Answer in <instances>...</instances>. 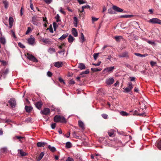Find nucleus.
<instances>
[{
    "label": "nucleus",
    "instance_id": "obj_38",
    "mask_svg": "<svg viewBox=\"0 0 161 161\" xmlns=\"http://www.w3.org/2000/svg\"><path fill=\"white\" fill-rule=\"evenodd\" d=\"M32 31V30L31 28V27H28L27 30V31H26V32L25 33V34L26 35H27L29 33H30Z\"/></svg>",
    "mask_w": 161,
    "mask_h": 161
},
{
    "label": "nucleus",
    "instance_id": "obj_36",
    "mask_svg": "<svg viewBox=\"0 0 161 161\" xmlns=\"http://www.w3.org/2000/svg\"><path fill=\"white\" fill-rule=\"evenodd\" d=\"M86 8H90V6L88 5H86L83 6L82 7V10L81 11V12H83L84 11V9Z\"/></svg>",
    "mask_w": 161,
    "mask_h": 161
},
{
    "label": "nucleus",
    "instance_id": "obj_49",
    "mask_svg": "<svg viewBox=\"0 0 161 161\" xmlns=\"http://www.w3.org/2000/svg\"><path fill=\"white\" fill-rule=\"evenodd\" d=\"M98 18H96L93 17H92V20L93 22L97 21L98 20Z\"/></svg>",
    "mask_w": 161,
    "mask_h": 161
},
{
    "label": "nucleus",
    "instance_id": "obj_62",
    "mask_svg": "<svg viewBox=\"0 0 161 161\" xmlns=\"http://www.w3.org/2000/svg\"><path fill=\"white\" fill-rule=\"evenodd\" d=\"M43 20L44 22L45 23H47V18L46 17H43Z\"/></svg>",
    "mask_w": 161,
    "mask_h": 161
},
{
    "label": "nucleus",
    "instance_id": "obj_7",
    "mask_svg": "<svg viewBox=\"0 0 161 161\" xmlns=\"http://www.w3.org/2000/svg\"><path fill=\"white\" fill-rule=\"evenodd\" d=\"M8 102L12 108L14 107L16 105V102L14 99H11Z\"/></svg>",
    "mask_w": 161,
    "mask_h": 161
},
{
    "label": "nucleus",
    "instance_id": "obj_39",
    "mask_svg": "<svg viewBox=\"0 0 161 161\" xmlns=\"http://www.w3.org/2000/svg\"><path fill=\"white\" fill-rule=\"evenodd\" d=\"M120 114L122 116H127L129 114L125 111H121L120 112Z\"/></svg>",
    "mask_w": 161,
    "mask_h": 161
},
{
    "label": "nucleus",
    "instance_id": "obj_33",
    "mask_svg": "<svg viewBox=\"0 0 161 161\" xmlns=\"http://www.w3.org/2000/svg\"><path fill=\"white\" fill-rule=\"evenodd\" d=\"M66 147L67 148H69L71 147V144L70 142H67L66 144Z\"/></svg>",
    "mask_w": 161,
    "mask_h": 161
},
{
    "label": "nucleus",
    "instance_id": "obj_32",
    "mask_svg": "<svg viewBox=\"0 0 161 161\" xmlns=\"http://www.w3.org/2000/svg\"><path fill=\"white\" fill-rule=\"evenodd\" d=\"M68 34H64L59 39L61 40H63L68 36Z\"/></svg>",
    "mask_w": 161,
    "mask_h": 161
},
{
    "label": "nucleus",
    "instance_id": "obj_17",
    "mask_svg": "<svg viewBox=\"0 0 161 161\" xmlns=\"http://www.w3.org/2000/svg\"><path fill=\"white\" fill-rule=\"evenodd\" d=\"M68 42L69 43H71L73 42L74 38L72 35H70L68 36Z\"/></svg>",
    "mask_w": 161,
    "mask_h": 161
},
{
    "label": "nucleus",
    "instance_id": "obj_3",
    "mask_svg": "<svg viewBox=\"0 0 161 161\" xmlns=\"http://www.w3.org/2000/svg\"><path fill=\"white\" fill-rule=\"evenodd\" d=\"M132 85V83L131 82H129L128 84V87L124 89V92H128L130 91L133 88Z\"/></svg>",
    "mask_w": 161,
    "mask_h": 161
},
{
    "label": "nucleus",
    "instance_id": "obj_56",
    "mask_svg": "<svg viewBox=\"0 0 161 161\" xmlns=\"http://www.w3.org/2000/svg\"><path fill=\"white\" fill-rule=\"evenodd\" d=\"M44 1L45 3L47 4L50 3L52 1V0H44Z\"/></svg>",
    "mask_w": 161,
    "mask_h": 161
},
{
    "label": "nucleus",
    "instance_id": "obj_35",
    "mask_svg": "<svg viewBox=\"0 0 161 161\" xmlns=\"http://www.w3.org/2000/svg\"><path fill=\"white\" fill-rule=\"evenodd\" d=\"M3 3L4 5L5 8H7L8 7V2L6 1H3Z\"/></svg>",
    "mask_w": 161,
    "mask_h": 161
},
{
    "label": "nucleus",
    "instance_id": "obj_29",
    "mask_svg": "<svg viewBox=\"0 0 161 161\" xmlns=\"http://www.w3.org/2000/svg\"><path fill=\"white\" fill-rule=\"evenodd\" d=\"M125 65L128 68H129L132 71H136V70L134 69L133 68V67L132 66L127 64H125Z\"/></svg>",
    "mask_w": 161,
    "mask_h": 161
},
{
    "label": "nucleus",
    "instance_id": "obj_54",
    "mask_svg": "<svg viewBox=\"0 0 161 161\" xmlns=\"http://www.w3.org/2000/svg\"><path fill=\"white\" fill-rule=\"evenodd\" d=\"M47 75L49 77H51L52 75V73L50 71H48L47 72Z\"/></svg>",
    "mask_w": 161,
    "mask_h": 161
},
{
    "label": "nucleus",
    "instance_id": "obj_27",
    "mask_svg": "<svg viewBox=\"0 0 161 161\" xmlns=\"http://www.w3.org/2000/svg\"><path fill=\"white\" fill-rule=\"evenodd\" d=\"M102 70V69L101 68H91V70L93 72H97L99 71Z\"/></svg>",
    "mask_w": 161,
    "mask_h": 161
},
{
    "label": "nucleus",
    "instance_id": "obj_22",
    "mask_svg": "<svg viewBox=\"0 0 161 161\" xmlns=\"http://www.w3.org/2000/svg\"><path fill=\"white\" fill-rule=\"evenodd\" d=\"M49 53L52 54L56 52L55 49L54 48L49 47L48 50Z\"/></svg>",
    "mask_w": 161,
    "mask_h": 161
},
{
    "label": "nucleus",
    "instance_id": "obj_37",
    "mask_svg": "<svg viewBox=\"0 0 161 161\" xmlns=\"http://www.w3.org/2000/svg\"><path fill=\"white\" fill-rule=\"evenodd\" d=\"M0 42L4 44L6 42L5 39L4 38L1 37L0 38Z\"/></svg>",
    "mask_w": 161,
    "mask_h": 161
},
{
    "label": "nucleus",
    "instance_id": "obj_19",
    "mask_svg": "<svg viewBox=\"0 0 161 161\" xmlns=\"http://www.w3.org/2000/svg\"><path fill=\"white\" fill-rule=\"evenodd\" d=\"M135 55L136 56L141 57H146L148 55L147 54H142L139 53H135Z\"/></svg>",
    "mask_w": 161,
    "mask_h": 161
},
{
    "label": "nucleus",
    "instance_id": "obj_24",
    "mask_svg": "<svg viewBox=\"0 0 161 161\" xmlns=\"http://www.w3.org/2000/svg\"><path fill=\"white\" fill-rule=\"evenodd\" d=\"M25 108L26 111L28 113L30 112L32 109V108L31 107L27 106H25Z\"/></svg>",
    "mask_w": 161,
    "mask_h": 161
},
{
    "label": "nucleus",
    "instance_id": "obj_26",
    "mask_svg": "<svg viewBox=\"0 0 161 161\" xmlns=\"http://www.w3.org/2000/svg\"><path fill=\"white\" fill-rule=\"evenodd\" d=\"M49 149L52 152H54L56 151V149L54 147H52L50 145L48 146Z\"/></svg>",
    "mask_w": 161,
    "mask_h": 161
},
{
    "label": "nucleus",
    "instance_id": "obj_40",
    "mask_svg": "<svg viewBox=\"0 0 161 161\" xmlns=\"http://www.w3.org/2000/svg\"><path fill=\"white\" fill-rule=\"evenodd\" d=\"M132 16V15H122L121 16V18H128L131 17Z\"/></svg>",
    "mask_w": 161,
    "mask_h": 161
},
{
    "label": "nucleus",
    "instance_id": "obj_63",
    "mask_svg": "<svg viewBox=\"0 0 161 161\" xmlns=\"http://www.w3.org/2000/svg\"><path fill=\"white\" fill-rule=\"evenodd\" d=\"M59 81L61 82V83H64V84H65V82L64 81V80L62 79L61 78H59Z\"/></svg>",
    "mask_w": 161,
    "mask_h": 161
},
{
    "label": "nucleus",
    "instance_id": "obj_28",
    "mask_svg": "<svg viewBox=\"0 0 161 161\" xmlns=\"http://www.w3.org/2000/svg\"><path fill=\"white\" fill-rule=\"evenodd\" d=\"M114 38L117 42H119L120 40L122 38V37L121 36H116L114 37Z\"/></svg>",
    "mask_w": 161,
    "mask_h": 161
},
{
    "label": "nucleus",
    "instance_id": "obj_64",
    "mask_svg": "<svg viewBox=\"0 0 161 161\" xmlns=\"http://www.w3.org/2000/svg\"><path fill=\"white\" fill-rule=\"evenodd\" d=\"M119 85V81H117L116 83H115L114 84V86H117L118 85Z\"/></svg>",
    "mask_w": 161,
    "mask_h": 161
},
{
    "label": "nucleus",
    "instance_id": "obj_8",
    "mask_svg": "<svg viewBox=\"0 0 161 161\" xmlns=\"http://www.w3.org/2000/svg\"><path fill=\"white\" fill-rule=\"evenodd\" d=\"M50 110L49 108H45L43 110L41 111V113L45 115H47L49 113Z\"/></svg>",
    "mask_w": 161,
    "mask_h": 161
},
{
    "label": "nucleus",
    "instance_id": "obj_11",
    "mask_svg": "<svg viewBox=\"0 0 161 161\" xmlns=\"http://www.w3.org/2000/svg\"><path fill=\"white\" fill-rule=\"evenodd\" d=\"M54 66L57 68H60L63 66V64L62 62H57L54 63Z\"/></svg>",
    "mask_w": 161,
    "mask_h": 161
},
{
    "label": "nucleus",
    "instance_id": "obj_4",
    "mask_svg": "<svg viewBox=\"0 0 161 161\" xmlns=\"http://www.w3.org/2000/svg\"><path fill=\"white\" fill-rule=\"evenodd\" d=\"M149 22L152 23L161 24V20L157 18H154L150 19Z\"/></svg>",
    "mask_w": 161,
    "mask_h": 161
},
{
    "label": "nucleus",
    "instance_id": "obj_52",
    "mask_svg": "<svg viewBox=\"0 0 161 161\" xmlns=\"http://www.w3.org/2000/svg\"><path fill=\"white\" fill-rule=\"evenodd\" d=\"M37 17L36 16H34L32 18V21H36L38 20Z\"/></svg>",
    "mask_w": 161,
    "mask_h": 161
},
{
    "label": "nucleus",
    "instance_id": "obj_21",
    "mask_svg": "<svg viewBox=\"0 0 161 161\" xmlns=\"http://www.w3.org/2000/svg\"><path fill=\"white\" fill-rule=\"evenodd\" d=\"M78 123L79 126L83 129L84 128V125L83 123L80 120L78 121Z\"/></svg>",
    "mask_w": 161,
    "mask_h": 161
},
{
    "label": "nucleus",
    "instance_id": "obj_51",
    "mask_svg": "<svg viewBox=\"0 0 161 161\" xmlns=\"http://www.w3.org/2000/svg\"><path fill=\"white\" fill-rule=\"evenodd\" d=\"M59 11L62 13L63 14H66L65 11L63 10V9H62V8H61V7H60V8Z\"/></svg>",
    "mask_w": 161,
    "mask_h": 161
},
{
    "label": "nucleus",
    "instance_id": "obj_23",
    "mask_svg": "<svg viewBox=\"0 0 161 161\" xmlns=\"http://www.w3.org/2000/svg\"><path fill=\"white\" fill-rule=\"evenodd\" d=\"M74 24L75 25V27H77V25L78 23V20L77 18L75 16L74 17Z\"/></svg>",
    "mask_w": 161,
    "mask_h": 161
},
{
    "label": "nucleus",
    "instance_id": "obj_50",
    "mask_svg": "<svg viewBox=\"0 0 161 161\" xmlns=\"http://www.w3.org/2000/svg\"><path fill=\"white\" fill-rule=\"evenodd\" d=\"M64 52H65V50L64 49H63L62 50H60V51H59L58 52V53L59 54L63 53L62 56H63L64 55Z\"/></svg>",
    "mask_w": 161,
    "mask_h": 161
},
{
    "label": "nucleus",
    "instance_id": "obj_41",
    "mask_svg": "<svg viewBox=\"0 0 161 161\" xmlns=\"http://www.w3.org/2000/svg\"><path fill=\"white\" fill-rule=\"evenodd\" d=\"M89 73V69H86L85 71H83L80 74V75H82L84 74H88Z\"/></svg>",
    "mask_w": 161,
    "mask_h": 161
},
{
    "label": "nucleus",
    "instance_id": "obj_46",
    "mask_svg": "<svg viewBox=\"0 0 161 161\" xmlns=\"http://www.w3.org/2000/svg\"><path fill=\"white\" fill-rule=\"evenodd\" d=\"M19 46L22 48H24L25 47V46L21 42L18 43Z\"/></svg>",
    "mask_w": 161,
    "mask_h": 161
},
{
    "label": "nucleus",
    "instance_id": "obj_61",
    "mask_svg": "<svg viewBox=\"0 0 161 161\" xmlns=\"http://www.w3.org/2000/svg\"><path fill=\"white\" fill-rule=\"evenodd\" d=\"M100 64H101V62L100 61L97 64H96L93 63V64H92L93 65H95L96 66H98L100 65Z\"/></svg>",
    "mask_w": 161,
    "mask_h": 161
},
{
    "label": "nucleus",
    "instance_id": "obj_2",
    "mask_svg": "<svg viewBox=\"0 0 161 161\" xmlns=\"http://www.w3.org/2000/svg\"><path fill=\"white\" fill-rule=\"evenodd\" d=\"M27 58L33 62H38V60L34 56L29 53H27Z\"/></svg>",
    "mask_w": 161,
    "mask_h": 161
},
{
    "label": "nucleus",
    "instance_id": "obj_20",
    "mask_svg": "<svg viewBox=\"0 0 161 161\" xmlns=\"http://www.w3.org/2000/svg\"><path fill=\"white\" fill-rule=\"evenodd\" d=\"M78 67L81 69H85L86 67L85 64L83 63H79Z\"/></svg>",
    "mask_w": 161,
    "mask_h": 161
},
{
    "label": "nucleus",
    "instance_id": "obj_47",
    "mask_svg": "<svg viewBox=\"0 0 161 161\" xmlns=\"http://www.w3.org/2000/svg\"><path fill=\"white\" fill-rule=\"evenodd\" d=\"M102 116L104 119H107L108 117V115L105 114H102Z\"/></svg>",
    "mask_w": 161,
    "mask_h": 161
},
{
    "label": "nucleus",
    "instance_id": "obj_25",
    "mask_svg": "<svg viewBox=\"0 0 161 161\" xmlns=\"http://www.w3.org/2000/svg\"><path fill=\"white\" fill-rule=\"evenodd\" d=\"M44 154L43 152L41 153L38 157L37 158V160L38 161L41 160L43 157Z\"/></svg>",
    "mask_w": 161,
    "mask_h": 161
},
{
    "label": "nucleus",
    "instance_id": "obj_43",
    "mask_svg": "<svg viewBox=\"0 0 161 161\" xmlns=\"http://www.w3.org/2000/svg\"><path fill=\"white\" fill-rule=\"evenodd\" d=\"M121 57H127L128 56V53H125L122 54V55L120 56Z\"/></svg>",
    "mask_w": 161,
    "mask_h": 161
},
{
    "label": "nucleus",
    "instance_id": "obj_16",
    "mask_svg": "<svg viewBox=\"0 0 161 161\" xmlns=\"http://www.w3.org/2000/svg\"><path fill=\"white\" fill-rule=\"evenodd\" d=\"M35 104L36 107L38 109H40L41 108L42 105V103L40 102L36 103Z\"/></svg>",
    "mask_w": 161,
    "mask_h": 161
},
{
    "label": "nucleus",
    "instance_id": "obj_10",
    "mask_svg": "<svg viewBox=\"0 0 161 161\" xmlns=\"http://www.w3.org/2000/svg\"><path fill=\"white\" fill-rule=\"evenodd\" d=\"M42 41L46 44H50L52 42L50 40L47 38H42Z\"/></svg>",
    "mask_w": 161,
    "mask_h": 161
},
{
    "label": "nucleus",
    "instance_id": "obj_13",
    "mask_svg": "<svg viewBox=\"0 0 161 161\" xmlns=\"http://www.w3.org/2000/svg\"><path fill=\"white\" fill-rule=\"evenodd\" d=\"M9 28H11L12 27L13 24V22H14L13 18L11 17H10L9 18Z\"/></svg>",
    "mask_w": 161,
    "mask_h": 161
},
{
    "label": "nucleus",
    "instance_id": "obj_30",
    "mask_svg": "<svg viewBox=\"0 0 161 161\" xmlns=\"http://www.w3.org/2000/svg\"><path fill=\"white\" fill-rule=\"evenodd\" d=\"M85 39L84 37V35L83 33H81V37L80 39V42L81 43H83V42L85 41Z\"/></svg>",
    "mask_w": 161,
    "mask_h": 161
},
{
    "label": "nucleus",
    "instance_id": "obj_6",
    "mask_svg": "<svg viewBox=\"0 0 161 161\" xmlns=\"http://www.w3.org/2000/svg\"><path fill=\"white\" fill-rule=\"evenodd\" d=\"M114 67H110L105 68L103 70L104 73H107L109 72H111L114 69Z\"/></svg>",
    "mask_w": 161,
    "mask_h": 161
},
{
    "label": "nucleus",
    "instance_id": "obj_53",
    "mask_svg": "<svg viewBox=\"0 0 161 161\" xmlns=\"http://www.w3.org/2000/svg\"><path fill=\"white\" fill-rule=\"evenodd\" d=\"M15 138H16L19 140L20 139H23L24 138V137H23L21 136H16L15 137H14V139H15Z\"/></svg>",
    "mask_w": 161,
    "mask_h": 161
},
{
    "label": "nucleus",
    "instance_id": "obj_1",
    "mask_svg": "<svg viewBox=\"0 0 161 161\" xmlns=\"http://www.w3.org/2000/svg\"><path fill=\"white\" fill-rule=\"evenodd\" d=\"M54 121L56 122H61L62 123H66L65 119L63 117H61L59 115H56L54 118Z\"/></svg>",
    "mask_w": 161,
    "mask_h": 161
},
{
    "label": "nucleus",
    "instance_id": "obj_34",
    "mask_svg": "<svg viewBox=\"0 0 161 161\" xmlns=\"http://www.w3.org/2000/svg\"><path fill=\"white\" fill-rule=\"evenodd\" d=\"M157 147L159 149L161 150V140L159 141L158 143Z\"/></svg>",
    "mask_w": 161,
    "mask_h": 161
},
{
    "label": "nucleus",
    "instance_id": "obj_45",
    "mask_svg": "<svg viewBox=\"0 0 161 161\" xmlns=\"http://www.w3.org/2000/svg\"><path fill=\"white\" fill-rule=\"evenodd\" d=\"M7 149L6 147H3L1 149V151L3 153H6L7 152Z\"/></svg>",
    "mask_w": 161,
    "mask_h": 161
},
{
    "label": "nucleus",
    "instance_id": "obj_18",
    "mask_svg": "<svg viewBox=\"0 0 161 161\" xmlns=\"http://www.w3.org/2000/svg\"><path fill=\"white\" fill-rule=\"evenodd\" d=\"M18 152L21 156H24L27 155V154L24 152L23 151L21 150H18Z\"/></svg>",
    "mask_w": 161,
    "mask_h": 161
},
{
    "label": "nucleus",
    "instance_id": "obj_31",
    "mask_svg": "<svg viewBox=\"0 0 161 161\" xmlns=\"http://www.w3.org/2000/svg\"><path fill=\"white\" fill-rule=\"evenodd\" d=\"M108 133L110 136L112 137L114 135V131L113 130H110L108 131Z\"/></svg>",
    "mask_w": 161,
    "mask_h": 161
},
{
    "label": "nucleus",
    "instance_id": "obj_59",
    "mask_svg": "<svg viewBox=\"0 0 161 161\" xmlns=\"http://www.w3.org/2000/svg\"><path fill=\"white\" fill-rule=\"evenodd\" d=\"M73 159L71 158L70 157H68L67 159L66 160V161H73Z\"/></svg>",
    "mask_w": 161,
    "mask_h": 161
},
{
    "label": "nucleus",
    "instance_id": "obj_5",
    "mask_svg": "<svg viewBox=\"0 0 161 161\" xmlns=\"http://www.w3.org/2000/svg\"><path fill=\"white\" fill-rule=\"evenodd\" d=\"M114 81V80L112 77H109L106 79L105 83L108 85H111Z\"/></svg>",
    "mask_w": 161,
    "mask_h": 161
},
{
    "label": "nucleus",
    "instance_id": "obj_9",
    "mask_svg": "<svg viewBox=\"0 0 161 161\" xmlns=\"http://www.w3.org/2000/svg\"><path fill=\"white\" fill-rule=\"evenodd\" d=\"M28 43L31 45H34L35 42V39L34 37L29 38L28 40Z\"/></svg>",
    "mask_w": 161,
    "mask_h": 161
},
{
    "label": "nucleus",
    "instance_id": "obj_57",
    "mask_svg": "<svg viewBox=\"0 0 161 161\" xmlns=\"http://www.w3.org/2000/svg\"><path fill=\"white\" fill-rule=\"evenodd\" d=\"M56 125V123H53L51 125V127L52 129H54L55 128Z\"/></svg>",
    "mask_w": 161,
    "mask_h": 161
},
{
    "label": "nucleus",
    "instance_id": "obj_48",
    "mask_svg": "<svg viewBox=\"0 0 161 161\" xmlns=\"http://www.w3.org/2000/svg\"><path fill=\"white\" fill-rule=\"evenodd\" d=\"M147 42L148 43L151 45H154L155 44L154 42L152 41L148 40Z\"/></svg>",
    "mask_w": 161,
    "mask_h": 161
},
{
    "label": "nucleus",
    "instance_id": "obj_60",
    "mask_svg": "<svg viewBox=\"0 0 161 161\" xmlns=\"http://www.w3.org/2000/svg\"><path fill=\"white\" fill-rule=\"evenodd\" d=\"M78 1L80 4H82L84 3V2L83 0H78Z\"/></svg>",
    "mask_w": 161,
    "mask_h": 161
},
{
    "label": "nucleus",
    "instance_id": "obj_58",
    "mask_svg": "<svg viewBox=\"0 0 161 161\" xmlns=\"http://www.w3.org/2000/svg\"><path fill=\"white\" fill-rule=\"evenodd\" d=\"M9 70L8 69H6L4 72H3L4 75H6L8 72Z\"/></svg>",
    "mask_w": 161,
    "mask_h": 161
},
{
    "label": "nucleus",
    "instance_id": "obj_14",
    "mask_svg": "<svg viewBox=\"0 0 161 161\" xmlns=\"http://www.w3.org/2000/svg\"><path fill=\"white\" fill-rule=\"evenodd\" d=\"M72 33L73 35L75 37H76L78 36V33L77 32L76 29L75 28H73L72 30Z\"/></svg>",
    "mask_w": 161,
    "mask_h": 161
},
{
    "label": "nucleus",
    "instance_id": "obj_55",
    "mask_svg": "<svg viewBox=\"0 0 161 161\" xmlns=\"http://www.w3.org/2000/svg\"><path fill=\"white\" fill-rule=\"evenodd\" d=\"M69 83L71 84H75V82L73 80H71L69 81Z\"/></svg>",
    "mask_w": 161,
    "mask_h": 161
},
{
    "label": "nucleus",
    "instance_id": "obj_42",
    "mask_svg": "<svg viewBox=\"0 0 161 161\" xmlns=\"http://www.w3.org/2000/svg\"><path fill=\"white\" fill-rule=\"evenodd\" d=\"M56 21L57 22H59L60 21V16L58 14H57L56 16Z\"/></svg>",
    "mask_w": 161,
    "mask_h": 161
},
{
    "label": "nucleus",
    "instance_id": "obj_44",
    "mask_svg": "<svg viewBox=\"0 0 161 161\" xmlns=\"http://www.w3.org/2000/svg\"><path fill=\"white\" fill-rule=\"evenodd\" d=\"M99 53H95L93 55V57L95 60H96L98 57Z\"/></svg>",
    "mask_w": 161,
    "mask_h": 161
},
{
    "label": "nucleus",
    "instance_id": "obj_15",
    "mask_svg": "<svg viewBox=\"0 0 161 161\" xmlns=\"http://www.w3.org/2000/svg\"><path fill=\"white\" fill-rule=\"evenodd\" d=\"M46 144V143L44 142H39L37 143V145L38 147H43L45 146Z\"/></svg>",
    "mask_w": 161,
    "mask_h": 161
},
{
    "label": "nucleus",
    "instance_id": "obj_12",
    "mask_svg": "<svg viewBox=\"0 0 161 161\" xmlns=\"http://www.w3.org/2000/svg\"><path fill=\"white\" fill-rule=\"evenodd\" d=\"M113 8L114 10L118 12H121L123 11V10L122 9L116 6H113Z\"/></svg>",
    "mask_w": 161,
    "mask_h": 161
}]
</instances>
